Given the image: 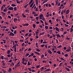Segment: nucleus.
<instances>
[{"instance_id": "1", "label": "nucleus", "mask_w": 73, "mask_h": 73, "mask_svg": "<svg viewBox=\"0 0 73 73\" xmlns=\"http://www.w3.org/2000/svg\"><path fill=\"white\" fill-rule=\"evenodd\" d=\"M9 35L10 36H15V35L13 33L11 32L10 33V34H9Z\"/></svg>"}, {"instance_id": "2", "label": "nucleus", "mask_w": 73, "mask_h": 73, "mask_svg": "<svg viewBox=\"0 0 73 73\" xmlns=\"http://www.w3.org/2000/svg\"><path fill=\"white\" fill-rule=\"evenodd\" d=\"M8 9L10 10H13V7H10L8 8Z\"/></svg>"}, {"instance_id": "3", "label": "nucleus", "mask_w": 73, "mask_h": 73, "mask_svg": "<svg viewBox=\"0 0 73 73\" xmlns=\"http://www.w3.org/2000/svg\"><path fill=\"white\" fill-rule=\"evenodd\" d=\"M39 17H40V19H41V18H43V17H43V15L42 14H41L40 15Z\"/></svg>"}, {"instance_id": "4", "label": "nucleus", "mask_w": 73, "mask_h": 73, "mask_svg": "<svg viewBox=\"0 0 73 73\" xmlns=\"http://www.w3.org/2000/svg\"><path fill=\"white\" fill-rule=\"evenodd\" d=\"M48 52L50 54H51L52 53V52L49 49L48 50Z\"/></svg>"}, {"instance_id": "5", "label": "nucleus", "mask_w": 73, "mask_h": 73, "mask_svg": "<svg viewBox=\"0 0 73 73\" xmlns=\"http://www.w3.org/2000/svg\"><path fill=\"white\" fill-rule=\"evenodd\" d=\"M1 13H2L3 14V17H5V15H6V14H5V13L3 12H1Z\"/></svg>"}, {"instance_id": "6", "label": "nucleus", "mask_w": 73, "mask_h": 73, "mask_svg": "<svg viewBox=\"0 0 73 73\" xmlns=\"http://www.w3.org/2000/svg\"><path fill=\"white\" fill-rule=\"evenodd\" d=\"M17 21H18V19L16 18H14V19L13 21L14 22H16Z\"/></svg>"}, {"instance_id": "7", "label": "nucleus", "mask_w": 73, "mask_h": 73, "mask_svg": "<svg viewBox=\"0 0 73 73\" xmlns=\"http://www.w3.org/2000/svg\"><path fill=\"white\" fill-rule=\"evenodd\" d=\"M56 30L58 32L59 31V29L58 28H57V27H56Z\"/></svg>"}, {"instance_id": "8", "label": "nucleus", "mask_w": 73, "mask_h": 73, "mask_svg": "<svg viewBox=\"0 0 73 73\" xmlns=\"http://www.w3.org/2000/svg\"><path fill=\"white\" fill-rule=\"evenodd\" d=\"M69 10H67L66 11V15H67L69 13Z\"/></svg>"}, {"instance_id": "9", "label": "nucleus", "mask_w": 73, "mask_h": 73, "mask_svg": "<svg viewBox=\"0 0 73 73\" xmlns=\"http://www.w3.org/2000/svg\"><path fill=\"white\" fill-rule=\"evenodd\" d=\"M11 50H8L7 51V54H10V53L11 52Z\"/></svg>"}, {"instance_id": "10", "label": "nucleus", "mask_w": 73, "mask_h": 73, "mask_svg": "<svg viewBox=\"0 0 73 73\" xmlns=\"http://www.w3.org/2000/svg\"><path fill=\"white\" fill-rule=\"evenodd\" d=\"M65 69H66V70H67V71H68V72H69L70 71V69H69V68H67V67H65Z\"/></svg>"}, {"instance_id": "11", "label": "nucleus", "mask_w": 73, "mask_h": 73, "mask_svg": "<svg viewBox=\"0 0 73 73\" xmlns=\"http://www.w3.org/2000/svg\"><path fill=\"white\" fill-rule=\"evenodd\" d=\"M11 5V6H12L13 7H15L16 6V5H15V4H13V3L12 5Z\"/></svg>"}, {"instance_id": "12", "label": "nucleus", "mask_w": 73, "mask_h": 73, "mask_svg": "<svg viewBox=\"0 0 73 73\" xmlns=\"http://www.w3.org/2000/svg\"><path fill=\"white\" fill-rule=\"evenodd\" d=\"M25 11H25V12L26 13H29V10H28L27 9H26L25 10Z\"/></svg>"}, {"instance_id": "13", "label": "nucleus", "mask_w": 73, "mask_h": 73, "mask_svg": "<svg viewBox=\"0 0 73 73\" xmlns=\"http://www.w3.org/2000/svg\"><path fill=\"white\" fill-rule=\"evenodd\" d=\"M12 71V69L11 68H9V69L8 70V72H11V71Z\"/></svg>"}, {"instance_id": "14", "label": "nucleus", "mask_w": 73, "mask_h": 73, "mask_svg": "<svg viewBox=\"0 0 73 73\" xmlns=\"http://www.w3.org/2000/svg\"><path fill=\"white\" fill-rule=\"evenodd\" d=\"M24 13H23L22 14V16H23V17L24 18H26V16L25 15H24Z\"/></svg>"}, {"instance_id": "15", "label": "nucleus", "mask_w": 73, "mask_h": 73, "mask_svg": "<svg viewBox=\"0 0 73 73\" xmlns=\"http://www.w3.org/2000/svg\"><path fill=\"white\" fill-rule=\"evenodd\" d=\"M34 52L36 54H37V55H40V54H39V53H38V52H36V51H35Z\"/></svg>"}, {"instance_id": "16", "label": "nucleus", "mask_w": 73, "mask_h": 73, "mask_svg": "<svg viewBox=\"0 0 73 73\" xmlns=\"http://www.w3.org/2000/svg\"><path fill=\"white\" fill-rule=\"evenodd\" d=\"M16 2L17 4L20 3V1H18V0H16Z\"/></svg>"}, {"instance_id": "17", "label": "nucleus", "mask_w": 73, "mask_h": 73, "mask_svg": "<svg viewBox=\"0 0 73 73\" xmlns=\"http://www.w3.org/2000/svg\"><path fill=\"white\" fill-rule=\"evenodd\" d=\"M33 27L34 29H35V28L36 25H35V24H33Z\"/></svg>"}, {"instance_id": "18", "label": "nucleus", "mask_w": 73, "mask_h": 73, "mask_svg": "<svg viewBox=\"0 0 73 73\" xmlns=\"http://www.w3.org/2000/svg\"><path fill=\"white\" fill-rule=\"evenodd\" d=\"M50 69H48L46 70H45V72L46 71H48L50 70Z\"/></svg>"}, {"instance_id": "19", "label": "nucleus", "mask_w": 73, "mask_h": 73, "mask_svg": "<svg viewBox=\"0 0 73 73\" xmlns=\"http://www.w3.org/2000/svg\"><path fill=\"white\" fill-rule=\"evenodd\" d=\"M36 5H37L38 4V1H37V0H36Z\"/></svg>"}, {"instance_id": "20", "label": "nucleus", "mask_w": 73, "mask_h": 73, "mask_svg": "<svg viewBox=\"0 0 73 73\" xmlns=\"http://www.w3.org/2000/svg\"><path fill=\"white\" fill-rule=\"evenodd\" d=\"M28 69L31 72L32 71V70L31 68H28Z\"/></svg>"}, {"instance_id": "21", "label": "nucleus", "mask_w": 73, "mask_h": 73, "mask_svg": "<svg viewBox=\"0 0 73 73\" xmlns=\"http://www.w3.org/2000/svg\"><path fill=\"white\" fill-rule=\"evenodd\" d=\"M44 57V54H42L41 56V58H42Z\"/></svg>"}, {"instance_id": "22", "label": "nucleus", "mask_w": 73, "mask_h": 73, "mask_svg": "<svg viewBox=\"0 0 73 73\" xmlns=\"http://www.w3.org/2000/svg\"><path fill=\"white\" fill-rule=\"evenodd\" d=\"M56 53H58L59 54H60L61 53L60 51H58L56 52Z\"/></svg>"}, {"instance_id": "23", "label": "nucleus", "mask_w": 73, "mask_h": 73, "mask_svg": "<svg viewBox=\"0 0 73 73\" xmlns=\"http://www.w3.org/2000/svg\"><path fill=\"white\" fill-rule=\"evenodd\" d=\"M1 58L3 60H4V56H1Z\"/></svg>"}, {"instance_id": "24", "label": "nucleus", "mask_w": 73, "mask_h": 73, "mask_svg": "<svg viewBox=\"0 0 73 73\" xmlns=\"http://www.w3.org/2000/svg\"><path fill=\"white\" fill-rule=\"evenodd\" d=\"M14 11H16L17 10V7H15L14 8Z\"/></svg>"}, {"instance_id": "25", "label": "nucleus", "mask_w": 73, "mask_h": 73, "mask_svg": "<svg viewBox=\"0 0 73 73\" xmlns=\"http://www.w3.org/2000/svg\"><path fill=\"white\" fill-rule=\"evenodd\" d=\"M39 17H36V20L37 21H38Z\"/></svg>"}, {"instance_id": "26", "label": "nucleus", "mask_w": 73, "mask_h": 73, "mask_svg": "<svg viewBox=\"0 0 73 73\" xmlns=\"http://www.w3.org/2000/svg\"><path fill=\"white\" fill-rule=\"evenodd\" d=\"M28 5V4H27V5H25L24 7L25 8H26L27 7Z\"/></svg>"}, {"instance_id": "27", "label": "nucleus", "mask_w": 73, "mask_h": 73, "mask_svg": "<svg viewBox=\"0 0 73 73\" xmlns=\"http://www.w3.org/2000/svg\"><path fill=\"white\" fill-rule=\"evenodd\" d=\"M42 19H40L42 20L43 21H45V19L44 18V17H43L42 18Z\"/></svg>"}, {"instance_id": "28", "label": "nucleus", "mask_w": 73, "mask_h": 73, "mask_svg": "<svg viewBox=\"0 0 73 73\" xmlns=\"http://www.w3.org/2000/svg\"><path fill=\"white\" fill-rule=\"evenodd\" d=\"M39 30L38 29L37 30V32H36V33H38L39 32Z\"/></svg>"}, {"instance_id": "29", "label": "nucleus", "mask_w": 73, "mask_h": 73, "mask_svg": "<svg viewBox=\"0 0 73 73\" xmlns=\"http://www.w3.org/2000/svg\"><path fill=\"white\" fill-rule=\"evenodd\" d=\"M45 45L44 44H42V45H41L40 46H41L42 47H44V46Z\"/></svg>"}, {"instance_id": "30", "label": "nucleus", "mask_w": 73, "mask_h": 73, "mask_svg": "<svg viewBox=\"0 0 73 73\" xmlns=\"http://www.w3.org/2000/svg\"><path fill=\"white\" fill-rule=\"evenodd\" d=\"M7 11V10L5 9H4L3 11L4 12H5V11Z\"/></svg>"}, {"instance_id": "31", "label": "nucleus", "mask_w": 73, "mask_h": 73, "mask_svg": "<svg viewBox=\"0 0 73 73\" xmlns=\"http://www.w3.org/2000/svg\"><path fill=\"white\" fill-rule=\"evenodd\" d=\"M29 54H28V53H27L26 55V57H27L29 55Z\"/></svg>"}, {"instance_id": "32", "label": "nucleus", "mask_w": 73, "mask_h": 73, "mask_svg": "<svg viewBox=\"0 0 73 73\" xmlns=\"http://www.w3.org/2000/svg\"><path fill=\"white\" fill-rule=\"evenodd\" d=\"M73 31V29L71 28L70 32L71 33Z\"/></svg>"}, {"instance_id": "33", "label": "nucleus", "mask_w": 73, "mask_h": 73, "mask_svg": "<svg viewBox=\"0 0 73 73\" xmlns=\"http://www.w3.org/2000/svg\"><path fill=\"white\" fill-rule=\"evenodd\" d=\"M38 8H36L35 9V11H36V12L38 11Z\"/></svg>"}, {"instance_id": "34", "label": "nucleus", "mask_w": 73, "mask_h": 73, "mask_svg": "<svg viewBox=\"0 0 73 73\" xmlns=\"http://www.w3.org/2000/svg\"><path fill=\"white\" fill-rule=\"evenodd\" d=\"M16 44H15V45H14V46H13V47L14 48H16Z\"/></svg>"}, {"instance_id": "35", "label": "nucleus", "mask_w": 73, "mask_h": 73, "mask_svg": "<svg viewBox=\"0 0 73 73\" xmlns=\"http://www.w3.org/2000/svg\"><path fill=\"white\" fill-rule=\"evenodd\" d=\"M62 47V46L61 45H60L59 46L57 47V48H60Z\"/></svg>"}, {"instance_id": "36", "label": "nucleus", "mask_w": 73, "mask_h": 73, "mask_svg": "<svg viewBox=\"0 0 73 73\" xmlns=\"http://www.w3.org/2000/svg\"><path fill=\"white\" fill-rule=\"evenodd\" d=\"M2 70L3 72L4 73H5L6 72V71H5L3 69H2Z\"/></svg>"}, {"instance_id": "37", "label": "nucleus", "mask_w": 73, "mask_h": 73, "mask_svg": "<svg viewBox=\"0 0 73 73\" xmlns=\"http://www.w3.org/2000/svg\"><path fill=\"white\" fill-rule=\"evenodd\" d=\"M36 51L37 52H39L40 51V50L37 48L36 49Z\"/></svg>"}, {"instance_id": "38", "label": "nucleus", "mask_w": 73, "mask_h": 73, "mask_svg": "<svg viewBox=\"0 0 73 73\" xmlns=\"http://www.w3.org/2000/svg\"><path fill=\"white\" fill-rule=\"evenodd\" d=\"M45 28L46 29H48V27L47 26H45Z\"/></svg>"}, {"instance_id": "39", "label": "nucleus", "mask_w": 73, "mask_h": 73, "mask_svg": "<svg viewBox=\"0 0 73 73\" xmlns=\"http://www.w3.org/2000/svg\"><path fill=\"white\" fill-rule=\"evenodd\" d=\"M6 31H9V29H7L5 30Z\"/></svg>"}, {"instance_id": "40", "label": "nucleus", "mask_w": 73, "mask_h": 73, "mask_svg": "<svg viewBox=\"0 0 73 73\" xmlns=\"http://www.w3.org/2000/svg\"><path fill=\"white\" fill-rule=\"evenodd\" d=\"M65 26L66 27H68L69 26V25H66V24H65Z\"/></svg>"}, {"instance_id": "41", "label": "nucleus", "mask_w": 73, "mask_h": 73, "mask_svg": "<svg viewBox=\"0 0 73 73\" xmlns=\"http://www.w3.org/2000/svg\"><path fill=\"white\" fill-rule=\"evenodd\" d=\"M3 7H3V6H2L1 8V10H3Z\"/></svg>"}, {"instance_id": "42", "label": "nucleus", "mask_w": 73, "mask_h": 73, "mask_svg": "<svg viewBox=\"0 0 73 73\" xmlns=\"http://www.w3.org/2000/svg\"><path fill=\"white\" fill-rule=\"evenodd\" d=\"M46 16L47 17H48V16H50V15L49 14L48 15H46Z\"/></svg>"}, {"instance_id": "43", "label": "nucleus", "mask_w": 73, "mask_h": 73, "mask_svg": "<svg viewBox=\"0 0 73 73\" xmlns=\"http://www.w3.org/2000/svg\"><path fill=\"white\" fill-rule=\"evenodd\" d=\"M72 17H73V16L72 15H70V19L71 18H72Z\"/></svg>"}, {"instance_id": "44", "label": "nucleus", "mask_w": 73, "mask_h": 73, "mask_svg": "<svg viewBox=\"0 0 73 73\" xmlns=\"http://www.w3.org/2000/svg\"><path fill=\"white\" fill-rule=\"evenodd\" d=\"M31 65V64L29 63V62H28V65L29 66H30Z\"/></svg>"}, {"instance_id": "45", "label": "nucleus", "mask_w": 73, "mask_h": 73, "mask_svg": "<svg viewBox=\"0 0 73 73\" xmlns=\"http://www.w3.org/2000/svg\"><path fill=\"white\" fill-rule=\"evenodd\" d=\"M47 43V42L44 41V42H43V44H46Z\"/></svg>"}, {"instance_id": "46", "label": "nucleus", "mask_w": 73, "mask_h": 73, "mask_svg": "<svg viewBox=\"0 0 73 73\" xmlns=\"http://www.w3.org/2000/svg\"><path fill=\"white\" fill-rule=\"evenodd\" d=\"M14 51L16 52V48H14Z\"/></svg>"}, {"instance_id": "47", "label": "nucleus", "mask_w": 73, "mask_h": 73, "mask_svg": "<svg viewBox=\"0 0 73 73\" xmlns=\"http://www.w3.org/2000/svg\"><path fill=\"white\" fill-rule=\"evenodd\" d=\"M7 56L9 57H11V55L10 54H8Z\"/></svg>"}, {"instance_id": "48", "label": "nucleus", "mask_w": 73, "mask_h": 73, "mask_svg": "<svg viewBox=\"0 0 73 73\" xmlns=\"http://www.w3.org/2000/svg\"><path fill=\"white\" fill-rule=\"evenodd\" d=\"M57 36L58 37H60V38H61V36H60V35H58Z\"/></svg>"}, {"instance_id": "49", "label": "nucleus", "mask_w": 73, "mask_h": 73, "mask_svg": "<svg viewBox=\"0 0 73 73\" xmlns=\"http://www.w3.org/2000/svg\"><path fill=\"white\" fill-rule=\"evenodd\" d=\"M64 56H65V57H67L68 56V54H65L64 55Z\"/></svg>"}, {"instance_id": "50", "label": "nucleus", "mask_w": 73, "mask_h": 73, "mask_svg": "<svg viewBox=\"0 0 73 73\" xmlns=\"http://www.w3.org/2000/svg\"><path fill=\"white\" fill-rule=\"evenodd\" d=\"M32 34L31 33H30L28 36L30 37L31 36Z\"/></svg>"}, {"instance_id": "51", "label": "nucleus", "mask_w": 73, "mask_h": 73, "mask_svg": "<svg viewBox=\"0 0 73 73\" xmlns=\"http://www.w3.org/2000/svg\"><path fill=\"white\" fill-rule=\"evenodd\" d=\"M39 66H39V65H37V66H36V68H39Z\"/></svg>"}, {"instance_id": "52", "label": "nucleus", "mask_w": 73, "mask_h": 73, "mask_svg": "<svg viewBox=\"0 0 73 73\" xmlns=\"http://www.w3.org/2000/svg\"><path fill=\"white\" fill-rule=\"evenodd\" d=\"M39 38V36H36V39H37V38Z\"/></svg>"}, {"instance_id": "53", "label": "nucleus", "mask_w": 73, "mask_h": 73, "mask_svg": "<svg viewBox=\"0 0 73 73\" xmlns=\"http://www.w3.org/2000/svg\"><path fill=\"white\" fill-rule=\"evenodd\" d=\"M44 35V33H40L39 35Z\"/></svg>"}, {"instance_id": "54", "label": "nucleus", "mask_w": 73, "mask_h": 73, "mask_svg": "<svg viewBox=\"0 0 73 73\" xmlns=\"http://www.w3.org/2000/svg\"><path fill=\"white\" fill-rule=\"evenodd\" d=\"M6 28H7V27H6L5 26H3V29H5Z\"/></svg>"}, {"instance_id": "55", "label": "nucleus", "mask_w": 73, "mask_h": 73, "mask_svg": "<svg viewBox=\"0 0 73 73\" xmlns=\"http://www.w3.org/2000/svg\"><path fill=\"white\" fill-rule=\"evenodd\" d=\"M67 34V32L66 31L64 32V34L65 35Z\"/></svg>"}, {"instance_id": "56", "label": "nucleus", "mask_w": 73, "mask_h": 73, "mask_svg": "<svg viewBox=\"0 0 73 73\" xmlns=\"http://www.w3.org/2000/svg\"><path fill=\"white\" fill-rule=\"evenodd\" d=\"M25 24H26V25L27 26H28L29 25L28 23H27V24L25 23Z\"/></svg>"}, {"instance_id": "57", "label": "nucleus", "mask_w": 73, "mask_h": 73, "mask_svg": "<svg viewBox=\"0 0 73 73\" xmlns=\"http://www.w3.org/2000/svg\"><path fill=\"white\" fill-rule=\"evenodd\" d=\"M62 63H60V66H62Z\"/></svg>"}, {"instance_id": "58", "label": "nucleus", "mask_w": 73, "mask_h": 73, "mask_svg": "<svg viewBox=\"0 0 73 73\" xmlns=\"http://www.w3.org/2000/svg\"><path fill=\"white\" fill-rule=\"evenodd\" d=\"M8 18L9 19H11V16H8Z\"/></svg>"}, {"instance_id": "59", "label": "nucleus", "mask_w": 73, "mask_h": 73, "mask_svg": "<svg viewBox=\"0 0 73 73\" xmlns=\"http://www.w3.org/2000/svg\"><path fill=\"white\" fill-rule=\"evenodd\" d=\"M33 4H31V5H30V7H31L33 6Z\"/></svg>"}, {"instance_id": "60", "label": "nucleus", "mask_w": 73, "mask_h": 73, "mask_svg": "<svg viewBox=\"0 0 73 73\" xmlns=\"http://www.w3.org/2000/svg\"><path fill=\"white\" fill-rule=\"evenodd\" d=\"M31 50V48H29V49H28V51H30Z\"/></svg>"}, {"instance_id": "61", "label": "nucleus", "mask_w": 73, "mask_h": 73, "mask_svg": "<svg viewBox=\"0 0 73 73\" xmlns=\"http://www.w3.org/2000/svg\"><path fill=\"white\" fill-rule=\"evenodd\" d=\"M23 49H24V47H23L22 48V49H21L22 51H23Z\"/></svg>"}, {"instance_id": "62", "label": "nucleus", "mask_w": 73, "mask_h": 73, "mask_svg": "<svg viewBox=\"0 0 73 73\" xmlns=\"http://www.w3.org/2000/svg\"><path fill=\"white\" fill-rule=\"evenodd\" d=\"M62 18L63 19H64V16L63 15H62Z\"/></svg>"}, {"instance_id": "63", "label": "nucleus", "mask_w": 73, "mask_h": 73, "mask_svg": "<svg viewBox=\"0 0 73 73\" xmlns=\"http://www.w3.org/2000/svg\"><path fill=\"white\" fill-rule=\"evenodd\" d=\"M40 41H41L40 42H41V43H42V42L43 41V40L42 39V40H41Z\"/></svg>"}, {"instance_id": "64", "label": "nucleus", "mask_w": 73, "mask_h": 73, "mask_svg": "<svg viewBox=\"0 0 73 73\" xmlns=\"http://www.w3.org/2000/svg\"><path fill=\"white\" fill-rule=\"evenodd\" d=\"M39 27L40 28H42V26L41 25H39Z\"/></svg>"}]
</instances>
